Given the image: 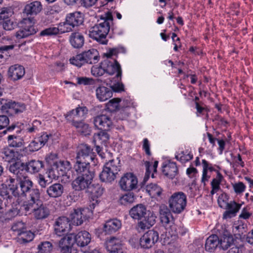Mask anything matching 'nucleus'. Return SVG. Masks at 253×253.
<instances>
[{
    "label": "nucleus",
    "mask_w": 253,
    "mask_h": 253,
    "mask_svg": "<svg viewBox=\"0 0 253 253\" xmlns=\"http://www.w3.org/2000/svg\"><path fill=\"white\" fill-rule=\"evenodd\" d=\"M120 101L121 99L119 98H113L107 103L106 107L111 111H116L118 109Z\"/></svg>",
    "instance_id": "52"
},
{
    "label": "nucleus",
    "mask_w": 253,
    "mask_h": 253,
    "mask_svg": "<svg viewBox=\"0 0 253 253\" xmlns=\"http://www.w3.org/2000/svg\"><path fill=\"white\" fill-rule=\"evenodd\" d=\"M69 42L75 48H80L83 47L84 43V35L79 32L71 33L69 37Z\"/></svg>",
    "instance_id": "27"
},
{
    "label": "nucleus",
    "mask_w": 253,
    "mask_h": 253,
    "mask_svg": "<svg viewBox=\"0 0 253 253\" xmlns=\"http://www.w3.org/2000/svg\"><path fill=\"white\" fill-rule=\"evenodd\" d=\"M162 172L167 177L173 179L178 174V168L176 163L169 162L163 166Z\"/></svg>",
    "instance_id": "30"
},
{
    "label": "nucleus",
    "mask_w": 253,
    "mask_h": 253,
    "mask_svg": "<svg viewBox=\"0 0 253 253\" xmlns=\"http://www.w3.org/2000/svg\"><path fill=\"white\" fill-rule=\"evenodd\" d=\"M84 20V15L79 11H75L67 14L65 21L60 24L61 33L72 31L76 27L82 25Z\"/></svg>",
    "instance_id": "8"
},
{
    "label": "nucleus",
    "mask_w": 253,
    "mask_h": 253,
    "mask_svg": "<svg viewBox=\"0 0 253 253\" xmlns=\"http://www.w3.org/2000/svg\"><path fill=\"white\" fill-rule=\"evenodd\" d=\"M138 179L132 172H126L121 177L119 185L122 190L130 191L137 188Z\"/></svg>",
    "instance_id": "13"
},
{
    "label": "nucleus",
    "mask_w": 253,
    "mask_h": 253,
    "mask_svg": "<svg viewBox=\"0 0 253 253\" xmlns=\"http://www.w3.org/2000/svg\"><path fill=\"white\" fill-rule=\"evenodd\" d=\"M70 221L66 216L58 217L53 224L54 233L58 236L66 235L71 229Z\"/></svg>",
    "instance_id": "14"
},
{
    "label": "nucleus",
    "mask_w": 253,
    "mask_h": 253,
    "mask_svg": "<svg viewBox=\"0 0 253 253\" xmlns=\"http://www.w3.org/2000/svg\"><path fill=\"white\" fill-rule=\"evenodd\" d=\"M24 150L20 149L15 151L8 147L3 149L1 152L2 158L4 161L8 163H21L24 157Z\"/></svg>",
    "instance_id": "15"
},
{
    "label": "nucleus",
    "mask_w": 253,
    "mask_h": 253,
    "mask_svg": "<svg viewBox=\"0 0 253 253\" xmlns=\"http://www.w3.org/2000/svg\"><path fill=\"white\" fill-rule=\"evenodd\" d=\"M87 113L88 109L86 107H78L69 111L64 116L68 122L73 123L83 120Z\"/></svg>",
    "instance_id": "17"
},
{
    "label": "nucleus",
    "mask_w": 253,
    "mask_h": 253,
    "mask_svg": "<svg viewBox=\"0 0 253 253\" xmlns=\"http://www.w3.org/2000/svg\"><path fill=\"white\" fill-rule=\"evenodd\" d=\"M103 191L104 189L99 184H96L93 185V187L90 192L94 194L95 196L98 197L103 194Z\"/></svg>",
    "instance_id": "60"
},
{
    "label": "nucleus",
    "mask_w": 253,
    "mask_h": 253,
    "mask_svg": "<svg viewBox=\"0 0 253 253\" xmlns=\"http://www.w3.org/2000/svg\"><path fill=\"white\" fill-rule=\"evenodd\" d=\"M7 186L9 188V190L11 192L12 194L15 197L20 196V192L18 190V185L19 180H18L14 175L13 177L9 176L6 180Z\"/></svg>",
    "instance_id": "34"
},
{
    "label": "nucleus",
    "mask_w": 253,
    "mask_h": 253,
    "mask_svg": "<svg viewBox=\"0 0 253 253\" xmlns=\"http://www.w3.org/2000/svg\"><path fill=\"white\" fill-rule=\"evenodd\" d=\"M98 51L94 48L82 52L70 59L71 64L81 67L85 64H95L99 59Z\"/></svg>",
    "instance_id": "6"
},
{
    "label": "nucleus",
    "mask_w": 253,
    "mask_h": 253,
    "mask_svg": "<svg viewBox=\"0 0 253 253\" xmlns=\"http://www.w3.org/2000/svg\"><path fill=\"white\" fill-rule=\"evenodd\" d=\"M52 249V244L49 241L41 242L38 246L39 253H50Z\"/></svg>",
    "instance_id": "44"
},
{
    "label": "nucleus",
    "mask_w": 253,
    "mask_h": 253,
    "mask_svg": "<svg viewBox=\"0 0 253 253\" xmlns=\"http://www.w3.org/2000/svg\"><path fill=\"white\" fill-rule=\"evenodd\" d=\"M11 173L15 175L17 179L19 180L20 188V196L27 197V200L24 202H30L33 199L41 196L40 191L37 188H34V183L27 173L22 170L17 171L8 168Z\"/></svg>",
    "instance_id": "2"
},
{
    "label": "nucleus",
    "mask_w": 253,
    "mask_h": 253,
    "mask_svg": "<svg viewBox=\"0 0 253 253\" xmlns=\"http://www.w3.org/2000/svg\"><path fill=\"white\" fill-rule=\"evenodd\" d=\"M88 209H77L70 214L71 220L72 223L76 225H81L87 219L86 212Z\"/></svg>",
    "instance_id": "20"
},
{
    "label": "nucleus",
    "mask_w": 253,
    "mask_h": 253,
    "mask_svg": "<svg viewBox=\"0 0 253 253\" xmlns=\"http://www.w3.org/2000/svg\"><path fill=\"white\" fill-rule=\"evenodd\" d=\"M159 238L157 231L154 230H149L140 238V245L143 249H150L158 241Z\"/></svg>",
    "instance_id": "16"
},
{
    "label": "nucleus",
    "mask_w": 253,
    "mask_h": 253,
    "mask_svg": "<svg viewBox=\"0 0 253 253\" xmlns=\"http://www.w3.org/2000/svg\"><path fill=\"white\" fill-rule=\"evenodd\" d=\"M121 227V220L117 218L110 219L104 224L103 231L106 234H111L119 231Z\"/></svg>",
    "instance_id": "22"
},
{
    "label": "nucleus",
    "mask_w": 253,
    "mask_h": 253,
    "mask_svg": "<svg viewBox=\"0 0 253 253\" xmlns=\"http://www.w3.org/2000/svg\"><path fill=\"white\" fill-rule=\"evenodd\" d=\"M242 204L237 203L235 201H230L225 210H226L223 214V219H230L235 217L241 208Z\"/></svg>",
    "instance_id": "23"
},
{
    "label": "nucleus",
    "mask_w": 253,
    "mask_h": 253,
    "mask_svg": "<svg viewBox=\"0 0 253 253\" xmlns=\"http://www.w3.org/2000/svg\"><path fill=\"white\" fill-rule=\"evenodd\" d=\"M56 166L61 169L64 175L66 173L67 171L69 170L72 168V165L70 162L67 160H60L58 162L55 163Z\"/></svg>",
    "instance_id": "47"
},
{
    "label": "nucleus",
    "mask_w": 253,
    "mask_h": 253,
    "mask_svg": "<svg viewBox=\"0 0 253 253\" xmlns=\"http://www.w3.org/2000/svg\"><path fill=\"white\" fill-rule=\"evenodd\" d=\"M92 149L87 144H82L80 150L77 153L76 158H80L84 160L85 157L89 156L91 154Z\"/></svg>",
    "instance_id": "42"
},
{
    "label": "nucleus",
    "mask_w": 253,
    "mask_h": 253,
    "mask_svg": "<svg viewBox=\"0 0 253 253\" xmlns=\"http://www.w3.org/2000/svg\"><path fill=\"white\" fill-rule=\"evenodd\" d=\"M41 196L30 202H23L21 205V209L25 213L32 212L34 218L37 220H43L47 218L50 214V211L46 205L43 204L40 199Z\"/></svg>",
    "instance_id": "4"
},
{
    "label": "nucleus",
    "mask_w": 253,
    "mask_h": 253,
    "mask_svg": "<svg viewBox=\"0 0 253 253\" xmlns=\"http://www.w3.org/2000/svg\"><path fill=\"white\" fill-rule=\"evenodd\" d=\"M220 239L216 235H212L206 240L205 243V250L209 252H213L219 247Z\"/></svg>",
    "instance_id": "33"
},
{
    "label": "nucleus",
    "mask_w": 253,
    "mask_h": 253,
    "mask_svg": "<svg viewBox=\"0 0 253 253\" xmlns=\"http://www.w3.org/2000/svg\"><path fill=\"white\" fill-rule=\"evenodd\" d=\"M171 210L169 209L165 205H162L159 208L160 217L163 224L167 225L170 223V219L172 218V214Z\"/></svg>",
    "instance_id": "32"
},
{
    "label": "nucleus",
    "mask_w": 253,
    "mask_h": 253,
    "mask_svg": "<svg viewBox=\"0 0 253 253\" xmlns=\"http://www.w3.org/2000/svg\"><path fill=\"white\" fill-rule=\"evenodd\" d=\"M104 167L117 175L121 169L120 161L118 158L112 159L106 163Z\"/></svg>",
    "instance_id": "40"
},
{
    "label": "nucleus",
    "mask_w": 253,
    "mask_h": 253,
    "mask_svg": "<svg viewBox=\"0 0 253 253\" xmlns=\"http://www.w3.org/2000/svg\"><path fill=\"white\" fill-rule=\"evenodd\" d=\"M121 242L120 239L116 237H111L106 240V248L109 252L123 250Z\"/></svg>",
    "instance_id": "26"
},
{
    "label": "nucleus",
    "mask_w": 253,
    "mask_h": 253,
    "mask_svg": "<svg viewBox=\"0 0 253 253\" xmlns=\"http://www.w3.org/2000/svg\"><path fill=\"white\" fill-rule=\"evenodd\" d=\"M126 50L124 47H116L109 48L105 53L104 56L107 59L101 62V64L105 66L106 72L110 75H114L116 73L117 78H121L122 76L121 67L116 59L112 58L113 56H117L120 52H125Z\"/></svg>",
    "instance_id": "5"
},
{
    "label": "nucleus",
    "mask_w": 253,
    "mask_h": 253,
    "mask_svg": "<svg viewBox=\"0 0 253 253\" xmlns=\"http://www.w3.org/2000/svg\"><path fill=\"white\" fill-rule=\"evenodd\" d=\"M129 105H127L125 107H122V108L119 110L117 116L118 119L123 120L129 116Z\"/></svg>",
    "instance_id": "56"
},
{
    "label": "nucleus",
    "mask_w": 253,
    "mask_h": 253,
    "mask_svg": "<svg viewBox=\"0 0 253 253\" xmlns=\"http://www.w3.org/2000/svg\"><path fill=\"white\" fill-rule=\"evenodd\" d=\"M95 133L93 136L94 141H100V143H105L109 139V135L107 132V130H102Z\"/></svg>",
    "instance_id": "43"
},
{
    "label": "nucleus",
    "mask_w": 253,
    "mask_h": 253,
    "mask_svg": "<svg viewBox=\"0 0 253 253\" xmlns=\"http://www.w3.org/2000/svg\"><path fill=\"white\" fill-rule=\"evenodd\" d=\"M233 232L235 234L241 237L246 232V226L244 224L237 225L234 224L233 226Z\"/></svg>",
    "instance_id": "57"
},
{
    "label": "nucleus",
    "mask_w": 253,
    "mask_h": 253,
    "mask_svg": "<svg viewBox=\"0 0 253 253\" xmlns=\"http://www.w3.org/2000/svg\"><path fill=\"white\" fill-rule=\"evenodd\" d=\"M7 139L8 145L11 147L20 148L24 144L23 137L19 135H9Z\"/></svg>",
    "instance_id": "37"
},
{
    "label": "nucleus",
    "mask_w": 253,
    "mask_h": 253,
    "mask_svg": "<svg viewBox=\"0 0 253 253\" xmlns=\"http://www.w3.org/2000/svg\"><path fill=\"white\" fill-rule=\"evenodd\" d=\"M9 191V188L6 185L2 184L0 186V196L3 199H11L12 196L10 194Z\"/></svg>",
    "instance_id": "55"
},
{
    "label": "nucleus",
    "mask_w": 253,
    "mask_h": 253,
    "mask_svg": "<svg viewBox=\"0 0 253 253\" xmlns=\"http://www.w3.org/2000/svg\"><path fill=\"white\" fill-rule=\"evenodd\" d=\"M60 30L57 27H49L46 28L40 33L41 36H51L56 35L59 33Z\"/></svg>",
    "instance_id": "50"
},
{
    "label": "nucleus",
    "mask_w": 253,
    "mask_h": 253,
    "mask_svg": "<svg viewBox=\"0 0 253 253\" xmlns=\"http://www.w3.org/2000/svg\"><path fill=\"white\" fill-rule=\"evenodd\" d=\"M41 148L42 146L41 144H40V143H39V142L36 140V139H35L30 143V144L27 147H25L23 150H24V151L25 150H27L31 152H34L39 150Z\"/></svg>",
    "instance_id": "54"
},
{
    "label": "nucleus",
    "mask_w": 253,
    "mask_h": 253,
    "mask_svg": "<svg viewBox=\"0 0 253 253\" xmlns=\"http://www.w3.org/2000/svg\"><path fill=\"white\" fill-rule=\"evenodd\" d=\"M47 173L49 178L55 179H57L59 177L65 175L61 169L57 166H56L55 163H53V166L48 169Z\"/></svg>",
    "instance_id": "41"
},
{
    "label": "nucleus",
    "mask_w": 253,
    "mask_h": 253,
    "mask_svg": "<svg viewBox=\"0 0 253 253\" xmlns=\"http://www.w3.org/2000/svg\"><path fill=\"white\" fill-rule=\"evenodd\" d=\"M9 123V120L6 115H0V130L7 127Z\"/></svg>",
    "instance_id": "63"
},
{
    "label": "nucleus",
    "mask_w": 253,
    "mask_h": 253,
    "mask_svg": "<svg viewBox=\"0 0 253 253\" xmlns=\"http://www.w3.org/2000/svg\"><path fill=\"white\" fill-rule=\"evenodd\" d=\"M93 123L96 127L102 130H109L113 126L111 118L106 115H99L93 118Z\"/></svg>",
    "instance_id": "18"
},
{
    "label": "nucleus",
    "mask_w": 253,
    "mask_h": 253,
    "mask_svg": "<svg viewBox=\"0 0 253 253\" xmlns=\"http://www.w3.org/2000/svg\"><path fill=\"white\" fill-rule=\"evenodd\" d=\"M129 215L134 219L140 221L138 227L142 230L150 228L156 223V216L153 211H147L145 206L138 204L129 211Z\"/></svg>",
    "instance_id": "3"
},
{
    "label": "nucleus",
    "mask_w": 253,
    "mask_h": 253,
    "mask_svg": "<svg viewBox=\"0 0 253 253\" xmlns=\"http://www.w3.org/2000/svg\"><path fill=\"white\" fill-rule=\"evenodd\" d=\"M97 99L100 102H103L110 98L113 95L112 90L104 86L98 87L95 90Z\"/></svg>",
    "instance_id": "29"
},
{
    "label": "nucleus",
    "mask_w": 253,
    "mask_h": 253,
    "mask_svg": "<svg viewBox=\"0 0 253 253\" xmlns=\"http://www.w3.org/2000/svg\"><path fill=\"white\" fill-rule=\"evenodd\" d=\"M74 243V234H67L59 242L58 246L61 253H71V247Z\"/></svg>",
    "instance_id": "21"
},
{
    "label": "nucleus",
    "mask_w": 253,
    "mask_h": 253,
    "mask_svg": "<svg viewBox=\"0 0 253 253\" xmlns=\"http://www.w3.org/2000/svg\"><path fill=\"white\" fill-rule=\"evenodd\" d=\"M94 175H78L72 182V188L76 191L86 190L90 188Z\"/></svg>",
    "instance_id": "12"
},
{
    "label": "nucleus",
    "mask_w": 253,
    "mask_h": 253,
    "mask_svg": "<svg viewBox=\"0 0 253 253\" xmlns=\"http://www.w3.org/2000/svg\"><path fill=\"white\" fill-rule=\"evenodd\" d=\"M113 18L112 13L107 11L100 17L98 23L92 27L89 31V37L93 40L102 44H106L108 42V35L113 24Z\"/></svg>",
    "instance_id": "1"
},
{
    "label": "nucleus",
    "mask_w": 253,
    "mask_h": 253,
    "mask_svg": "<svg viewBox=\"0 0 253 253\" xmlns=\"http://www.w3.org/2000/svg\"><path fill=\"white\" fill-rule=\"evenodd\" d=\"M64 192V187L60 183H54L49 186L46 189L47 195L51 198L61 197Z\"/></svg>",
    "instance_id": "31"
},
{
    "label": "nucleus",
    "mask_w": 253,
    "mask_h": 253,
    "mask_svg": "<svg viewBox=\"0 0 253 253\" xmlns=\"http://www.w3.org/2000/svg\"><path fill=\"white\" fill-rule=\"evenodd\" d=\"M34 238V234L26 228L24 231L17 235L16 240L20 244H26L32 241Z\"/></svg>",
    "instance_id": "35"
},
{
    "label": "nucleus",
    "mask_w": 253,
    "mask_h": 253,
    "mask_svg": "<svg viewBox=\"0 0 253 253\" xmlns=\"http://www.w3.org/2000/svg\"><path fill=\"white\" fill-rule=\"evenodd\" d=\"M233 244V240L232 237H225L220 240L219 247L223 250H227Z\"/></svg>",
    "instance_id": "51"
},
{
    "label": "nucleus",
    "mask_w": 253,
    "mask_h": 253,
    "mask_svg": "<svg viewBox=\"0 0 253 253\" xmlns=\"http://www.w3.org/2000/svg\"><path fill=\"white\" fill-rule=\"evenodd\" d=\"M21 24L22 25L15 34V37L18 39L29 37L38 31L35 26V20L33 18L23 19Z\"/></svg>",
    "instance_id": "11"
},
{
    "label": "nucleus",
    "mask_w": 253,
    "mask_h": 253,
    "mask_svg": "<svg viewBox=\"0 0 253 253\" xmlns=\"http://www.w3.org/2000/svg\"><path fill=\"white\" fill-rule=\"evenodd\" d=\"M90 164L85 162V160L76 158V162L73 166V169L77 175H94L93 171L90 170Z\"/></svg>",
    "instance_id": "19"
},
{
    "label": "nucleus",
    "mask_w": 253,
    "mask_h": 253,
    "mask_svg": "<svg viewBox=\"0 0 253 253\" xmlns=\"http://www.w3.org/2000/svg\"><path fill=\"white\" fill-rule=\"evenodd\" d=\"M233 188L235 193L240 194L245 191L246 186L243 182H238L233 184Z\"/></svg>",
    "instance_id": "59"
},
{
    "label": "nucleus",
    "mask_w": 253,
    "mask_h": 253,
    "mask_svg": "<svg viewBox=\"0 0 253 253\" xmlns=\"http://www.w3.org/2000/svg\"><path fill=\"white\" fill-rule=\"evenodd\" d=\"M42 161L32 160L28 162L15 163L10 165L9 168L17 171L22 170L23 172L37 173L43 167Z\"/></svg>",
    "instance_id": "9"
},
{
    "label": "nucleus",
    "mask_w": 253,
    "mask_h": 253,
    "mask_svg": "<svg viewBox=\"0 0 253 253\" xmlns=\"http://www.w3.org/2000/svg\"><path fill=\"white\" fill-rule=\"evenodd\" d=\"M91 239V235L86 231H80L76 235L74 234V243L81 247L87 246L90 242Z\"/></svg>",
    "instance_id": "24"
},
{
    "label": "nucleus",
    "mask_w": 253,
    "mask_h": 253,
    "mask_svg": "<svg viewBox=\"0 0 253 253\" xmlns=\"http://www.w3.org/2000/svg\"><path fill=\"white\" fill-rule=\"evenodd\" d=\"M0 106L1 111L9 116L21 113L26 109V106L24 103L4 98H0Z\"/></svg>",
    "instance_id": "10"
},
{
    "label": "nucleus",
    "mask_w": 253,
    "mask_h": 253,
    "mask_svg": "<svg viewBox=\"0 0 253 253\" xmlns=\"http://www.w3.org/2000/svg\"><path fill=\"white\" fill-rule=\"evenodd\" d=\"M229 196L225 193H223L220 194L218 198L217 203L219 207L222 209H226L227 205L229 204L228 202Z\"/></svg>",
    "instance_id": "48"
},
{
    "label": "nucleus",
    "mask_w": 253,
    "mask_h": 253,
    "mask_svg": "<svg viewBox=\"0 0 253 253\" xmlns=\"http://www.w3.org/2000/svg\"><path fill=\"white\" fill-rule=\"evenodd\" d=\"M175 158L181 163H185L192 160L193 156L191 152L188 153L187 151H186L185 152L181 151L180 153L175 155Z\"/></svg>",
    "instance_id": "45"
},
{
    "label": "nucleus",
    "mask_w": 253,
    "mask_h": 253,
    "mask_svg": "<svg viewBox=\"0 0 253 253\" xmlns=\"http://www.w3.org/2000/svg\"><path fill=\"white\" fill-rule=\"evenodd\" d=\"M77 129V131L83 135H89L91 131L90 127L87 124L85 123L83 120L79 122H74L71 123Z\"/></svg>",
    "instance_id": "36"
},
{
    "label": "nucleus",
    "mask_w": 253,
    "mask_h": 253,
    "mask_svg": "<svg viewBox=\"0 0 253 253\" xmlns=\"http://www.w3.org/2000/svg\"><path fill=\"white\" fill-rule=\"evenodd\" d=\"M2 20V27L4 30L10 31L14 29V25L13 22L8 19V18Z\"/></svg>",
    "instance_id": "62"
},
{
    "label": "nucleus",
    "mask_w": 253,
    "mask_h": 253,
    "mask_svg": "<svg viewBox=\"0 0 253 253\" xmlns=\"http://www.w3.org/2000/svg\"><path fill=\"white\" fill-rule=\"evenodd\" d=\"M146 192L152 198L160 196L162 192L161 188L156 183H150L146 186Z\"/></svg>",
    "instance_id": "39"
},
{
    "label": "nucleus",
    "mask_w": 253,
    "mask_h": 253,
    "mask_svg": "<svg viewBox=\"0 0 253 253\" xmlns=\"http://www.w3.org/2000/svg\"><path fill=\"white\" fill-rule=\"evenodd\" d=\"M135 199V196L133 192H128L120 199V201L121 204L126 205L133 203Z\"/></svg>",
    "instance_id": "46"
},
{
    "label": "nucleus",
    "mask_w": 253,
    "mask_h": 253,
    "mask_svg": "<svg viewBox=\"0 0 253 253\" xmlns=\"http://www.w3.org/2000/svg\"><path fill=\"white\" fill-rule=\"evenodd\" d=\"M168 203L169 208L172 212L180 213L186 208L187 196L182 192H174L169 197Z\"/></svg>",
    "instance_id": "7"
},
{
    "label": "nucleus",
    "mask_w": 253,
    "mask_h": 253,
    "mask_svg": "<svg viewBox=\"0 0 253 253\" xmlns=\"http://www.w3.org/2000/svg\"><path fill=\"white\" fill-rule=\"evenodd\" d=\"M25 73L24 68L19 65L11 66L8 70V76L13 81L20 79L25 75Z\"/></svg>",
    "instance_id": "28"
},
{
    "label": "nucleus",
    "mask_w": 253,
    "mask_h": 253,
    "mask_svg": "<svg viewBox=\"0 0 253 253\" xmlns=\"http://www.w3.org/2000/svg\"><path fill=\"white\" fill-rule=\"evenodd\" d=\"M117 177V174L104 166L101 172L99 174V178L101 181L111 183Z\"/></svg>",
    "instance_id": "38"
},
{
    "label": "nucleus",
    "mask_w": 253,
    "mask_h": 253,
    "mask_svg": "<svg viewBox=\"0 0 253 253\" xmlns=\"http://www.w3.org/2000/svg\"><path fill=\"white\" fill-rule=\"evenodd\" d=\"M92 75L95 77H100L106 72L105 66L101 65L93 66L91 69Z\"/></svg>",
    "instance_id": "49"
},
{
    "label": "nucleus",
    "mask_w": 253,
    "mask_h": 253,
    "mask_svg": "<svg viewBox=\"0 0 253 253\" xmlns=\"http://www.w3.org/2000/svg\"><path fill=\"white\" fill-rule=\"evenodd\" d=\"M222 179V175L220 173V172L217 171L216 178H213L211 182V187H213L219 190L220 188V184Z\"/></svg>",
    "instance_id": "58"
},
{
    "label": "nucleus",
    "mask_w": 253,
    "mask_h": 253,
    "mask_svg": "<svg viewBox=\"0 0 253 253\" xmlns=\"http://www.w3.org/2000/svg\"><path fill=\"white\" fill-rule=\"evenodd\" d=\"M11 13V11L10 8L2 7L0 8V20L8 18Z\"/></svg>",
    "instance_id": "61"
},
{
    "label": "nucleus",
    "mask_w": 253,
    "mask_h": 253,
    "mask_svg": "<svg viewBox=\"0 0 253 253\" xmlns=\"http://www.w3.org/2000/svg\"><path fill=\"white\" fill-rule=\"evenodd\" d=\"M42 9L41 2L39 1H34L27 3L24 7L23 13L29 15H36Z\"/></svg>",
    "instance_id": "25"
},
{
    "label": "nucleus",
    "mask_w": 253,
    "mask_h": 253,
    "mask_svg": "<svg viewBox=\"0 0 253 253\" xmlns=\"http://www.w3.org/2000/svg\"><path fill=\"white\" fill-rule=\"evenodd\" d=\"M26 228L25 224L22 221H17L14 223L11 227V230L15 232L16 235H18V233L22 232Z\"/></svg>",
    "instance_id": "53"
},
{
    "label": "nucleus",
    "mask_w": 253,
    "mask_h": 253,
    "mask_svg": "<svg viewBox=\"0 0 253 253\" xmlns=\"http://www.w3.org/2000/svg\"><path fill=\"white\" fill-rule=\"evenodd\" d=\"M79 84L88 85L92 84L93 80L87 77H78L77 79Z\"/></svg>",
    "instance_id": "64"
}]
</instances>
